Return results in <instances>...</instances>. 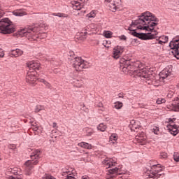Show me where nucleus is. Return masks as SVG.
Here are the masks:
<instances>
[{"instance_id":"obj_1","label":"nucleus","mask_w":179,"mask_h":179,"mask_svg":"<svg viewBox=\"0 0 179 179\" xmlns=\"http://www.w3.org/2000/svg\"><path fill=\"white\" fill-rule=\"evenodd\" d=\"M157 18L152 13L147 11L132 21L127 29L134 37L141 40H153L159 32L157 31Z\"/></svg>"},{"instance_id":"obj_2","label":"nucleus","mask_w":179,"mask_h":179,"mask_svg":"<svg viewBox=\"0 0 179 179\" xmlns=\"http://www.w3.org/2000/svg\"><path fill=\"white\" fill-rule=\"evenodd\" d=\"M120 70L124 73L131 75V76H134V78H140L142 80H145L150 85L152 75L149 73L148 69L140 62L131 63L129 60L122 59L120 60Z\"/></svg>"},{"instance_id":"obj_3","label":"nucleus","mask_w":179,"mask_h":179,"mask_svg":"<svg viewBox=\"0 0 179 179\" xmlns=\"http://www.w3.org/2000/svg\"><path fill=\"white\" fill-rule=\"evenodd\" d=\"M48 26L44 23H41L36 27H30L28 28H24L18 31V34L21 37H27L29 41H40L43 37H41V34L38 33L41 30H47Z\"/></svg>"},{"instance_id":"obj_4","label":"nucleus","mask_w":179,"mask_h":179,"mask_svg":"<svg viewBox=\"0 0 179 179\" xmlns=\"http://www.w3.org/2000/svg\"><path fill=\"white\" fill-rule=\"evenodd\" d=\"M40 156H41V152L39 150H34L31 154V160L27 161L24 164L26 176H31V169L38 164Z\"/></svg>"},{"instance_id":"obj_5","label":"nucleus","mask_w":179,"mask_h":179,"mask_svg":"<svg viewBox=\"0 0 179 179\" xmlns=\"http://www.w3.org/2000/svg\"><path fill=\"white\" fill-rule=\"evenodd\" d=\"M13 22L9 18H3L0 20V33L2 34H10L15 30Z\"/></svg>"},{"instance_id":"obj_6","label":"nucleus","mask_w":179,"mask_h":179,"mask_svg":"<svg viewBox=\"0 0 179 179\" xmlns=\"http://www.w3.org/2000/svg\"><path fill=\"white\" fill-rule=\"evenodd\" d=\"M73 68H74L75 71L77 72H80L83 69H86L90 66V64L87 61H85L82 57H76L73 60Z\"/></svg>"},{"instance_id":"obj_7","label":"nucleus","mask_w":179,"mask_h":179,"mask_svg":"<svg viewBox=\"0 0 179 179\" xmlns=\"http://www.w3.org/2000/svg\"><path fill=\"white\" fill-rule=\"evenodd\" d=\"M162 171V169L160 165H152L150 169L146 171L145 174H147L150 178H159L160 176L163 174Z\"/></svg>"},{"instance_id":"obj_8","label":"nucleus","mask_w":179,"mask_h":179,"mask_svg":"<svg viewBox=\"0 0 179 179\" xmlns=\"http://www.w3.org/2000/svg\"><path fill=\"white\" fill-rule=\"evenodd\" d=\"M126 173L127 171L122 169V166H118V167L109 169L106 171V179H114L117 176Z\"/></svg>"},{"instance_id":"obj_9","label":"nucleus","mask_w":179,"mask_h":179,"mask_svg":"<svg viewBox=\"0 0 179 179\" xmlns=\"http://www.w3.org/2000/svg\"><path fill=\"white\" fill-rule=\"evenodd\" d=\"M176 120L175 118L168 119L169 124L166 126V129L169 131L171 135L176 136L178 134V127L176 124H174V121Z\"/></svg>"},{"instance_id":"obj_10","label":"nucleus","mask_w":179,"mask_h":179,"mask_svg":"<svg viewBox=\"0 0 179 179\" xmlns=\"http://www.w3.org/2000/svg\"><path fill=\"white\" fill-rule=\"evenodd\" d=\"M169 47L171 50H174V57L179 59V38H173L169 43Z\"/></svg>"},{"instance_id":"obj_11","label":"nucleus","mask_w":179,"mask_h":179,"mask_svg":"<svg viewBox=\"0 0 179 179\" xmlns=\"http://www.w3.org/2000/svg\"><path fill=\"white\" fill-rule=\"evenodd\" d=\"M36 72L35 71H28L26 76V82L29 85H34L37 82Z\"/></svg>"},{"instance_id":"obj_12","label":"nucleus","mask_w":179,"mask_h":179,"mask_svg":"<svg viewBox=\"0 0 179 179\" xmlns=\"http://www.w3.org/2000/svg\"><path fill=\"white\" fill-rule=\"evenodd\" d=\"M107 6L111 12H116L121 8V0H113Z\"/></svg>"},{"instance_id":"obj_13","label":"nucleus","mask_w":179,"mask_h":179,"mask_svg":"<svg viewBox=\"0 0 179 179\" xmlns=\"http://www.w3.org/2000/svg\"><path fill=\"white\" fill-rule=\"evenodd\" d=\"M106 169H110V167L117 166V159L115 158H106L102 162Z\"/></svg>"},{"instance_id":"obj_14","label":"nucleus","mask_w":179,"mask_h":179,"mask_svg":"<svg viewBox=\"0 0 179 179\" xmlns=\"http://www.w3.org/2000/svg\"><path fill=\"white\" fill-rule=\"evenodd\" d=\"M27 68L29 71H40L41 69V64L38 61H31L27 64Z\"/></svg>"},{"instance_id":"obj_15","label":"nucleus","mask_w":179,"mask_h":179,"mask_svg":"<svg viewBox=\"0 0 179 179\" xmlns=\"http://www.w3.org/2000/svg\"><path fill=\"white\" fill-rule=\"evenodd\" d=\"M89 0H77V1H72L71 5L73 6V9L74 10H80L82 8H83V3H86Z\"/></svg>"},{"instance_id":"obj_16","label":"nucleus","mask_w":179,"mask_h":179,"mask_svg":"<svg viewBox=\"0 0 179 179\" xmlns=\"http://www.w3.org/2000/svg\"><path fill=\"white\" fill-rule=\"evenodd\" d=\"M124 52V46L117 45L113 48V57L115 59H118Z\"/></svg>"},{"instance_id":"obj_17","label":"nucleus","mask_w":179,"mask_h":179,"mask_svg":"<svg viewBox=\"0 0 179 179\" xmlns=\"http://www.w3.org/2000/svg\"><path fill=\"white\" fill-rule=\"evenodd\" d=\"M171 72H173V69L170 67H166L164 70H162L159 74V79H162V80H164V79H166V78H169L170 75H171Z\"/></svg>"},{"instance_id":"obj_18","label":"nucleus","mask_w":179,"mask_h":179,"mask_svg":"<svg viewBox=\"0 0 179 179\" xmlns=\"http://www.w3.org/2000/svg\"><path fill=\"white\" fill-rule=\"evenodd\" d=\"M87 34H89V32L85 31L78 32L76 35V39L78 40V41H80V43H82V41H85V40H86Z\"/></svg>"},{"instance_id":"obj_19","label":"nucleus","mask_w":179,"mask_h":179,"mask_svg":"<svg viewBox=\"0 0 179 179\" xmlns=\"http://www.w3.org/2000/svg\"><path fill=\"white\" fill-rule=\"evenodd\" d=\"M73 173H75V171L72 168H64L62 171V175L66 178L73 176Z\"/></svg>"},{"instance_id":"obj_20","label":"nucleus","mask_w":179,"mask_h":179,"mask_svg":"<svg viewBox=\"0 0 179 179\" xmlns=\"http://www.w3.org/2000/svg\"><path fill=\"white\" fill-rule=\"evenodd\" d=\"M167 41H169V36H162L158 39H156V42L152 43V44H159L160 45H163L164 44H166Z\"/></svg>"},{"instance_id":"obj_21","label":"nucleus","mask_w":179,"mask_h":179,"mask_svg":"<svg viewBox=\"0 0 179 179\" xmlns=\"http://www.w3.org/2000/svg\"><path fill=\"white\" fill-rule=\"evenodd\" d=\"M135 140L138 143H141V145L146 144V136L144 134H140L138 136H136Z\"/></svg>"},{"instance_id":"obj_22","label":"nucleus","mask_w":179,"mask_h":179,"mask_svg":"<svg viewBox=\"0 0 179 179\" xmlns=\"http://www.w3.org/2000/svg\"><path fill=\"white\" fill-rule=\"evenodd\" d=\"M109 139V143L110 145H117V141H118V135L117 134H112Z\"/></svg>"},{"instance_id":"obj_23","label":"nucleus","mask_w":179,"mask_h":179,"mask_svg":"<svg viewBox=\"0 0 179 179\" xmlns=\"http://www.w3.org/2000/svg\"><path fill=\"white\" fill-rule=\"evenodd\" d=\"M8 171L11 174H14V176H20L22 170L20 169V168L13 167V168L9 169Z\"/></svg>"},{"instance_id":"obj_24","label":"nucleus","mask_w":179,"mask_h":179,"mask_svg":"<svg viewBox=\"0 0 179 179\" xmlns=\"http://www.w3.org/2000/svg\"><path fill=\"white\" fill-rule=\"evenodd\" d=\"M96 30H97V26L94 24H90L85 28V31H87L88 33L89 31L94 32Z\"/></svg>"},{"instance_id":"obj_25","label":"nucleus","mask_w":179,"mask_h":179,"mask_svg":"<svg viewBox=\"0 0 179 179\" xmlns=\"http://www.w3.org/2000/svg\"><path fill=\"white\" fill-rule=\"evenodd\" d=\"M12 13L13 15H14V16H19V17L26 16V15H27V13H26V11L22 10H15L13 11Z\"/></svg>"},{"instance_id":"obj_26","label":"nucleus","mask_w":179,"mask_h":179,"mask_svg":"<svg viewBox=\"0 0 179 179\" xmlns=\"http://www.w3.org/2000/svg\"><path fill=\"white\" fill-rule=\"evenodd\" d=\"M10 55L16 58L17 57H20V55H22L23 51H22L20 49H15L11 51Z\"/></svg>"},{"instance_id":"obj_27","label":"nucleus","mask_w":179,"mask_h":179,"mask_svg":"<svg viewBox=\"0 0 179 179\" xmlns=\"http://www.w3.org/2000/svg\"><path fill=\"white\" fill-rule=\"evenodd\" d=\"M78 146H80V148H83V149H92V146L91 144H89L86 142H81L78 144Z\"/></svg>"},{"instance_id":"obj_28","label":"nucleus","mask_w":179,"mask_h":179,"mask_svg":"<svg viewBox=\"0 0 179 179\" xmlns=\"http://www.w3.org/2000/svg\"><path fill=\"white\" fill-rule=\"evenodd\" d=\"M38 80L40 81L41 83H43V85L48 88L51 89V84L48 83L47 80H45L44 78H38Z\"/></svg>"},{"instance_id":"obj_29","label":"nucleus","mask_w":179,"mask_h":179,"mask_svg":"<svg viewBox=\"0 0 179 179\" xmlns=\"http://www.w3.org/2000/svg\"><path fill=\"white\" fill-rule=\"evenodd\" d=\"M97 129L101 131V132H104L107 129V126L104 123H101L97 127Z\"/></svg>"},{"instance_id":"obj_30","label":"nucleus","mask_w":179,"mask_h":179,"mask_svg":"<svg viewBox=\"0 0 179 179\" xmlns=\"http://www.w3.org/2000/svg\"><path fill=\"white\" fill-rule=\"evenodd\" d=\"M124 104L121 101H116L114 103V107L116 110H121Z\"/></svg>"},{"instance_id":"obj_31","label":"nucleus","mask_w":179,"mask_h":179,"mask_svg":"<svg viewBox=\"0 0 179 179\" xmlns=\"http://www.w3.org/2000/svg\"><path fill=\"white\" fill-rule=\"evenodd\" d=\"M74 86L78 88L82 87V86H83V81H82V80H76L74 81Z\"/></svg>"},{"instance_id":"obj_32","label":"nucleus","mask_w":179,"mask_h":179,"mask_svg":"<svg viewBox=\"0 0 179 179\" xmlns=\"http://www.w3.org/2000/svg\"><path fill=\"white\" fill-rule=\"evenodd\" d=\"M44 110H45V108L44 107V106L37 105L35 107L34 111L35 113H40V111H44Z\"/></svg>"},{"instance_id":"obj_33","label":"nucleus","mask_w":179,"mask_h":179,"mask_svg":"<svg viewBox=\"0 0 179 179\" xmlns=\"http://www.w3.org/2000/svg\"><path fill=\"white\" fill-rule=\"evenodd\" d=\"M96 10H92L90 13L87 15V17H88V19H94V17H96Z\"/></svg>"},{"instance_id":"obj_34","label":"nucleus","mask_w":179,"mask_h":179,"mask_svg":"<svg viewBox=\"0 0 179 179\" xmlns=\"http://www.w3.org/2000/svg\"><path fill=\"white\" fill-rule=\"evenodd\" d=\"M52 16H57V17H68V14L62 13H52Z\"/></svg>"},{"instance_id":"obj_35","label":"nucleus","mask_w":179,"mask_h":179,"mask_svg":"<svg viewBox=\"0 0 179 179\" xmlns=\"http://www.w3.org/2000/svg\"><path fill=\"white\" fill-rule=\"evenodd\" d=\"M32 129L35 132H37V134H41V132H43V129L38 126H34Z\"/></svg>"},{"instance_id":"obj_36","label":"nucleus","mask_w":179,"mask_h":179,"mask_svg":"<svg viewBox=\"0 0 179 179\" xmlns=\"http://www.w3.org/2000/svg\"><path fill=\"white\" fill-rule=\"evenodd\" d=\"M103 36L106 38H111V36H113V32H111L110 31H105L103 32Z\"/></svg>"},{"instance_id":"obj_37","label":"nucleus","mask_w":179,"mask_h":179,"mask_svg":"<svg viewBox=\"0 0 179 179\" xmlns=\"http://www.w3.org/2000/svg\"><path fill=\"white\" fill-rule=\"evenodd\" d=\"M94 133V131L93 130V129H92V128L86 129V134H87V136H92V135H93Z\"/></svg>"},{"instance_id":"obj_38","label":"nucleus","mask_w":179,"mask_h":179,"mask_svg":"<svg viewBox=\"0 0 179 179\" xmlns=\"http://www.w3.org/2000/svg\"><path fill=\"white\" fill-rule=\"evenodd\" d=\"M153 134H155V135H159L160 130L159 129V127H154L152 129Z\"/></svg>"},{"instance_id":"obj_39","label":"nucleus","mask_w":179,"mask_h":179,"mask_svg":"<svg viewBox=\"0 0 179 179\" xmlns=\"http://www.w3.org/2000/svg\"><path fill=\"white\" fill-rule=\"evenodd\" d=\"M41 179H57L50 174H45Z\"/></svg>"},{"instance_id":"obj_40","label":"nucleus","mask_w":179,"mask_h":179,"mask_svg":"<svg viewBox=\"0 0 179 179\" xmlns=\"http://www.w3.org/2000/svg\"><path fill=\"white\" fill-rule=\"evenodd\" d=\"M163 103H166V99L159 98L157 100V104H163Z\"/></svg>"},{"instance_id":"obj_41","label":"nucleus","mask_w":179,"mask_h":179,"mask_svg":"<svg viewBox=\"0 0 179 179\" xmlns=\"http://www.w3.org/2000/svg\"><path fill=\"white\" fill-rule=\"evenodd\" d=\"M159 157L160 159H167V153L164 152H160Z\"/></svg>"},{"instance_id":"obj_42","label":"nucleus","mask_w":179,"mask_h":179,"mask_svg":"<svg viewBox=\"0 0 179 179\" xmlns=\"http://www.w3.org/2000/svg\"><path fill=\"white\" fill-rule=\"evenodd\" d=\"M173 159L175 160V162H179L178 154H177V153L173 154Z\"/></svg>"},{"instance_id":"obj_43","label":"nucleus","mask_w":179,"mask_h":179,"mask_svg":"<svg viewBox=\"0 0 179 179\" xmlns=\"http://www.w3.org/2000/svg\"><path fill=\"white\" fill-rule=\"evenodd\" d=\"M118 99H125V94L120 92L117 95Z\"/></svg>"},{"instance_id":"obj_44","label":"nucleus","mask_w":179,"mask_h":179,"mask_svg":"<svg viewBox=\"0 0 179 179\" xmlns=\"http://www.w3.org/2000/svg\"><path fill=\"white\" fill-rule=\"evenodd\" d=\"M119 40H121L122 41H125L127 40V36L125 35H121L119 36Z\"/></svg>"},{"instance_id":"obj_45","label":"nucleus","mask_w":179,"mask_h":179,"mask_svg":"<svg viewBox=\"0 0 179 179\" xmlns=\"http://www.w3.org/2000/svg\"><path fill=\"white\" fill-rule=\"evenodd\" d=\"M81 110L83 111H85V113H89V108H86V106L85 105H83V106H82Z\"/></svg>"},{"instance_id":"obj_46","label":"nucleus","mask_w":179,"mask_h":179,"mask_svg":"<svg viewBox=\"0 0 179 179\" xmlns=\"http://www.w3.org/2000/svg\"><path fill=\"white\" fill-rule=\"evenodd\" d=\"M5 57V52H3V50L0 49V58H3Z\"/></svg>"},{"instance_id":"obj_47","label":"nucleus","mask_w":179,"mask_h":179,"mask_svg":"<svg viewBox=\"0 0 179 179\" xmlns=\"http://www.w3.org/2000/svg\"><path fill=\"white\" fill-rule=\"evenodd\" d=\"M8 149H16V145L15 144L8 145Z\"/></svg>"},{"instance_id":"obj_48","label":"nucleus","mask_w":179,"mask_h":179,"mask_svg":"<svg viewBox=\"0 0 179 179\" xmlns=\"http://www.w3.org/2000/svg\"><path fill=\"white\" fill-rule=\"evenodd\" d=\"M3 15H5V12L0 7V17H2V16H3Z\"/></svg>"},{"instance_id":"obj_49","label":"nucleus","mask_w":179,"mask_h":179,"mask_svg":"<svg viewBox=\"0 0 179 179\" xmlns=\"http://www.w3.org/2000/svg\"><path fill=\"white\" fill-rule=\"evenodd\" d=\"M8 179H22L21 178L13 177V176H10L8 177Z\"/></svg>"},{"instance_id":"obj_50","label":"nucleus","mask_w":179,"mask_h":179,"mask_svg":"<svg viewBox=\"0 0 179 179\" xmlns=\"http://www.w3.org/2000/svg\"><path fill=\"white\" fill-rule=\"evenodd\" d=\"M113 0H105V3H106V5H108V3H110V2H112Z\"/></svg>"},{"instance_id":"obj_51","label":"nucleus","mask_w":179,"mask_h":179,"mask_svg":"<svg viewBox=\"0 0 179 179\" xmlns=\"http://www.w3.org/2000/svg\"><path fill=\"white\" fill-rule=\"evenodd\" d=\"M65 179H75V177L71 176L66 178Z\"/></svg>"},{"instance_id":"obj_52","label":"nucleus","mask_w":179,"mask_h":179,"mask_svg":"<svg viewBox=\"0 0 179 179\" xmlns=\"http://www.w3.org/2000/svg\"><path fill=\"white\" fill-rule=\"evenodd\" d=\"M52 127H53V128H57V123L53 122Z\"/></svg>"},{"instance_id":"obj_53","label":"nucleus","mask_w":179,"mask_h":179,"mask_svg":"<svg viewBox=\"0 0 179 179\" xmlns=\"http://www.w3.org/2000/svg\"><path fill=\"white\" fill-rule=\"evenodd\" d=\"M176 101H179V95L175 98Z\"/></svg>"},{"instance_id":"obj_54","label":"nucleus","mask_w":179,"mask_h":179,"mask_svg":"<svg viewBox=\"0 0 179 179\" xmlns=\"http://www.w3.org/2000/svg\"><path fill=\"white\" fill-rule=\"evenodd\" d=\"M97 106H98V107H103V103H99Z\"/></svg>"},{"instance_id":"obj_55","label":"nucleus","mask_w":179,"mask_h":179,"mask_svg":"<svg viewBox=\"0 0 179 179\" xmlns=\"http://www.w3.org/2000/svg\"><path fill=\"white\" fill-rule=\"evenodd\" d=\"M53 72H54V73H58V71H57V69H54V70H53Z\"/></svg>"},{"instance_id":"obj_56","label":"nucleus","mask_w":179,"mask_h":179,"mask_svg":"<svg viewBox=\"0 0 179 179\" xmlns=\"http://www.w3.org/2000/svg\"><path fill=\"white\" fill-rule=\"evenodd\" d=\"M40 78H45V76H44V74H41Z\"/></svg>"},{"instance_id":"obj_57","label":"nucleus","mask_w":179,"mask_h":179,"mask_svg":"<svg viewBox=\"0 0 179 179\" xmlns=\"http://www.w3.org/2000/svg\"><path fill=\"white\" fill-rule=\"evenodd\" d=\"M153 43H156V40L151 41V44H154Z\"/></svg>"},{"instance_id":"obj_58","label":"nucleus","mask_w":179,"mask_h":179,"mask_svg":"<svg viewBox=\"0 0 179 179\" xmlns=\"http://www.w3.org/2000/svg\"><path fill=\"white\" fill-rule=\"evenodd\" d=\"M160 40H166V38H161Z\"/></svg>"}]
</instances>
